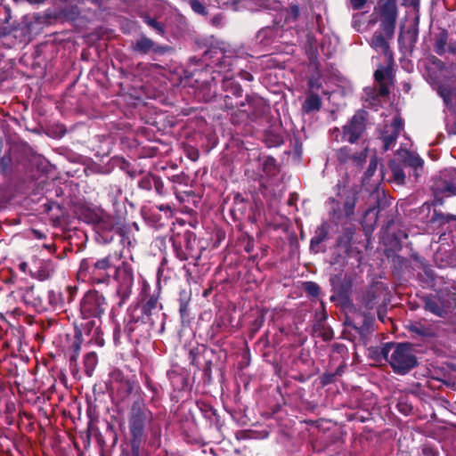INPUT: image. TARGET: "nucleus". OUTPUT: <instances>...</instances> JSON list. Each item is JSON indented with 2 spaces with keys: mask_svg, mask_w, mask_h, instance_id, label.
<instances>
[{
  "mask_svg": "<svg viewBox=\"0 0 456 456\" xmlns=\"http://www.w3.org/2000/svg\"><path fill=\"white\" fill-rule=\"evenodd\" d=\"M11 314L13 316L14 322L9 323L10 332L12 334L10 344L13 348H16V353L12 354L14 362H12L10 373L13 378L12 391L16 390L20 399V404L21 408L19 411L18 425L20 432H23L27 431L28 428V423H26L24 420V419H28V413L24 408V404L28 403V379L27 377L28 370V355L26 350V346H28L26 341V328L19 322L18 318L22 317L23 322L28 324V314L20 307L13 308Z\"/></svg>",
  "mask_w": 456,
  "mask_h": 456,
  "instance_id": "f257e3e1",
  "label": "nucleus"
},
{
  "mask_svg": "<svg viewBox=\"0 0 456 456\" xmlns=\"http://www.w3.org/2000/svg\"><path fill=\"white\" fill-rule=\"evenodd\" d=\"M383 353L393 370L398 374L407 373L417 364L412 346L408 343L387 344Z\"/></svg>",
  "mask_w": 456,
  "mask_h": 456,
  "instance_id": "f03ea898",
  "label": "nucleus"
},
{
  "mask_svg": "<svg viewBox=\"0 0 456 456\" xmlns=\"http://www.w3.org/2000/svg\"><path fill=\"white\" fill-rule=\"evenodd\" d=\"M105 298L95 291L86 293L81 302L84 318L100 317L105 310Z\"/></svg>",
  "mask_w": 456,
  "mask_h": 456,
  "instance_id": "7ed1b4c3",
  "label": "nucleus"
},
{
  "mask_svg": "<svg viewBox=\"0 0 456 456\" xmlns=\"http://www.w3.org/2000/svg\"><path fill=\"white\" fill-rule=\"evenodd\" d=\"M381 28L385 34L391 38L395 33L397 19V5L395 0H386L380 11Z\"/></svg>",
  "mask_w": 456,
  "mask_h": 456,
  "instance_id": "20e7f679",
  "label": "nucleus"
},
{
  "mask_svg": "<svg viewBox=\"0 0 456 456\" xmlns=\"http://www.w3.org/2000/svg\"><path fill=\"white\" fill-rule=\"evenodd\" d=\"M112 267L110 257L107 256L96 261L92 266H88L86 261L81 263V270H87L92 279L98 283L105 281L109 277V270Z\"/></svg>",
  "mask_w": 456,
  "mask_h": 456,
  "instance_id": "39448f33",
  "label": "nucleus"
},
{
  "mask_svg": "<svg viewBox=\"0 0 456 456\" xmlns=\"http://www.w3.org/2000/svg\"><path fill=\"white\" fill-rule=\"evenodd\" d=\"M365 130L364 117L361 113L355 114L349 124L344 126V136L348 142H356Z\"/></svg>",
  "mask_w": 456,
  "mask_h": 456,
  "instance_id": "423d86ee",
  "label": "nucleus"
},
{
  "mask_svg": "<svg viewBox=\"0 0 456 456\" xmlns=\"http://www.w3.org/2000/svg\"><path fill=\"white\" fill-rule=\"evenodd\" d=\"M438 94L448 106L456 105V77H451L439 86Z\"/></svg>",
  "mask_w": 456,
  "mask_h": 456,
  "instance_id": "0eeeda50",
  "label": "nucleus"
},
{
  "mask_svg": "<svg viewBox=\"0 0 456 456\" xmlns=\"http://www.w3.org/2000/svg\"><path fill=\"white\" fill-rule=\"evenodd\" d=\"M402 129L403 122L399 118H395L390 126H387L385 134L383 135L385 151H387L393 146Z\"/></svg>",
  "mask_w": 456,
  "mask_h": 456,
  "instance_id": "6e6552de",
  "label": "nucleus"
},
{
  "mask_svg": "<svg viewBox=\"0 0 456 456\" xmlns=\"http://www.w3.org/2000/svg\"><path fill=\"white\" fill-rule=\"evenodd\" d=\"M20 31L22 35L28 33V21H27V16L22 17L21 22H12L10 24H4L0 26V37H4L11 35L12 33Z\"/></svg>",
  "mask_w": 456,
  "mask_h": 456,
  "instance_id": "1a4fd4ad",
  "label": "nucleus"
},
{
  "mask_svg": "<svg viewBox=\"0 0 456 456\" xmlns=\"http://www.w3.org/2000/svg\"><path fill=\"white\" fill-rule=\"evenodd\" d=\"M136 50L143 53L151 51L155 53H160L164 51V47L156 45L152 40L147 37H141L136 43Z\"/></svg>",
  "mask_w": 456,
  "mask_h": 456,
  "instance_id": "9d476101",
  "label": "nucleus"
},
{
  "mask_svg": "<svg viewBox=\"0 0 456 456\" xmlns=\"http://www.w3.org/2000/svg\"><path fill=\"white\" fill-rule=\"evenodd\" d=\"M370 45L376 49L377 51H380L381 53H385L386 55L388 54L389 52V46L383 37L381 33L376 32L370 41Z\"/></svg>",
  "mask_w": 456,
  "mask_h": 456,
  "instance_id": "9b49d317",
  "label": "nucleus"
},
{
  "mask_svg": "<svg viewBox=\"0 0 456 456\" xmlns=\"http://www.w3.org/2000/svg\"><path fill=\"white\" fill-rule=\"evenodd\" d=\"M53 272V265L50 260H43L40 262L39 269L37 271L36 276L40 281L48 279Z\"/></svg>",
  "mask_w": 456,
  "mask_h": 456,
  "instance_id": "f8f14e48",
  "label": "nucleus"
},
{
  "mask_svg": "<svg viewBox=\"0 0 456 456\" xmlns=\"http://www.w3.org/2000/svg\"><path fill=\"white\" fill-rule=\"evenodd\" d=\"M321 99L317 94H311L307 96L303 104V109L305 112L318 110L321 108Z\"/></svg>",
  "mask_w": 456,
  "mask_h": 456,
  "instance_id": "ddd939ff",
  "label": "nucleus"
},
{
  "mask_svg": "<svg viewBox=\"0 0 456 456\" xmlns=\"http://www.w3.org/2000/svg\"><path fill=\"white\" fill-rule=\"evenodd\" d=\"M97 354L94 352L88 353L85 355L84 363L87 376H92L93 371L97 365Z\"/></svg>",
  "mask_w": 456,
  "mask_h": 456,
  "instance_id": "4468645a",
  "label": "nucleus"
},
{
  "mask_svg": "<svg viewBox=\"0 0 456 456\" xmlns=\"http://www.w3.org/2000/svg\"><path fill=\"white\" fill-rule=\"evenodd\" d=\"M389 167L393 175V182L398 185H402L405 181V175L402 168L395 162H390Z\"/></svg>",
  "mask_w": 456,
  "mask_h": 456,
  "instance_id": "2eb2a0df",
  "label": "nucleus"
},
{
  "mask_svg": "<svg viewBox=\"0 0 456 456\" xmlns=\"http://www.w3.org/2000/svg\"><path fill=\"white\" fill-rule=\"evenodd\" d=\"M12 171V158L9 153L4 154L0 159V173L8 175Z\"/></svg>",
  "mask_w": 456,
  "mask_h": 456,
  "instance_id": "dca6fc26",
  "label": "nucleus"
},
{
  "mask_svg": "<svg viewBox=\"0 0 456 456\" xmlns=\"http://www.w3.org/2000/svg\"><path fill=\"white\" fill-rule=\"evenodd\" d=\"M28 291V289L27 287L23 288L19 285L16 290H13L12 292V295L13 296L14 299L16 301L22 302L25 306L28 305V301L27 299V293Z\"/></svg>",
  "mask_w": 456,
  "mask_h": 456,
  "instance_id": "f3484780",
  "label": "nucleus"
},
{
  "mask_svg": "<svg viewBox=\"0 0 456 456\" xmlns=\"http://www.w3.org/2000/svg\"><path fill=\"white\" fill-rule=\"evenodd\" d=\"M425 308L428 311H429L438 316H441L444 312L440 304L434 299H428L425 303Z\"/></svg>",
  "mask_w": 456,
  "mask_h": 456,
  "instance_id": "a211bd4d",
  "label": "nucleus"
},
{
  "mask_svg": "<svg viewBox=\"0 0 456 456\" xmlns=\"http://www.w3.org/2000/svg\"><path fill=\"white\" fill-rule=\"evenodd\" d=\"M356 203L355 194L348 196L344 203V211L347 216L354 214V207Z\"/></svg>",
  "mask_w": 456,
  "mask_h": 456,
  "instance_id": "6ab92c4d",
  "label": "nucleus"
},
{
  "mask_svg": "<svg viewBox=\"0 0 456 456\" xmlns=\"http://www.w3.org/2000/svg\"><path fill=\"white\" fill-rule=\"evenodd\" d=\"M436 190L444 193L445 196L456 195V184L446 183L444 185H437Z\"/></svg>",
  "mask_w": 456,
  "mask_h": 456,
  "instance_id": "aec40b11",
  "label": "nucleus"
},
{
  "mask_svg": "<svg viewBox=\"0 0 456 456\" xmlns=\"http://www.w3.org/2000/svg\"><path fill=\"white\" fill-rule=\"evenodd\" d=\"M405 162L415 168V171L417 172L419 169L422 168V160L418 156L409 154L408 158L405 159Z\"/></svg>",
  "mask_w": 456,
  "mask_h": 456,
  "instance_id": "412c9836",
  "label": "nucleus"
},
{
  "mask_svg": "<svg viewBox=\"0 0 456 456\" xmlns=\"http://www.w3.org/2000/svg\"><path fill=\"white\" fill-rule=\"evenodd\" d=\"M352 156L353 154L351 153V151L346 147L341 148L337 154L338 159L341 163H346L348 160H352Z\"/></svg>",
  "mask_w": 456,
  "mask_h": 456,
  "instance_id": "4be33fe9",
  "label": "nucleus"
},
{
  "mask_svg": "<svg viewBox=\"0 0 456 456\" xmlns=\"http://www.w3.org/2000/svg\"><path fill=\"white\" fill-rule=\"evenodd\" d=\"M190 5L191 7V9L199 13V14H202V15H205L207 14V11H206V8L205 6L201 4L200 1L199 0H190Z\"/></svg>",
  "mask_w": 456,
  "mask_h": 456,
  "instance_id": "5701e85b",
  "label": "nucleus"
},
{
  "mask_svg": "<svg viewBox=\"0 0 456 456\" xmlns=\"http://www.w3.org/2000/svg\"><path fill=\"white\" fill-rule=\"evenodd\" d=\"M366 158H367V149H364L360 153L353 154L352 161L355 165H362L366 160Z\"/></svg>",
  "mask_w": 456,
  "mask_h": 456,
  "instance_id": "b1692460",
  "label": "nucleus"
},
{
  "mask_svg": "<svg viewBox=\"0 0 456 456\" xmlns=\"http://www.w3.org/2000/svg\"><path fill=\"white\" fill-rule=\"evenodd\" d=\"M446 45V37L444 36H441L436 42V52L438 54H443L445 51Z\"/></svg>",
  "mask_w": 456,
  "mask_h": 456,
  "instance_id": "393cba45",
  "label": "nucleus"
},
{
  "mask_svg": "<svg viewBox=\"0 0 456 456\" xmlns=\"http://www.w3.org/2000/svg\"><path fill=\"white\" fill-rule=\"evenodd\" d=\"M305 288L306 291L313 296H316L319 293V288L314 282H306Z\"/></svg>",
  "mask_w": 456,
  "mask_h": 456,
  "instance_id": "a878e982",
  "label": "nucleus"
},
{
  "mask_svg": "<svg viewBox=\"0 0 456 456\" xmlns=\"http://www.w3.org/2000/svg\"><path fill=\"white\" fill-rule=\"evenodd\" d=\"M377 167H378V160L376 158H372L370 161L369 167L366 172L367 175L371 176L374 174V172L376 171Z\"/></svg>",
  "mask_w": 456,
  "mask_h": 456,
  "instance_id": "bb28decb",
  "label": "nucleus"
},
{
  "mask_svg": "<svg viewBox=\"0 0 456 456\" xmlns=\"http://www.w3.org/2000/svg\"><path fill=\"white\" fill-rule=\"evenodd\" d=\"M4 24H10L12 20V9L9 5L4 6Z\"/></svg>",
  "mask_w": 456,
  "mask_h": 456,
  "instance_id": "cd10ccee",
  "label": "nucleus"
},
{
  "mask_svg": "<svg viewBox=\"0 0 456 456\" xmlns=\"http://www.w3.org/2000/svg\"><path fill=\"white\" fill-rule=\"evenodd\" d=\"M367 0H350L351 5L354 10H360L366 4Z\"/></svg>",
  "mask_w": 456,
  "mask_h": 456,
  "instance_id": "c85d7f7f",
  "label": "nucleus"
},
{
  "mask_svg": "<svg viewBox=\"0 0 456 456\" xmlns=\"http://www.w3.org/2000/svg\"><path fill=\"white\" fill-rule=\"evenodd\" d=\"M147 23L152 27L153 28H155L157 31H159V33H162L163 32V29H162V27L161 25L157 22L156 20H151V19H149L147 20Z\"/></svg>",
  "mask_w": 456,
  "mask_h": 456,
  "instance_id": "c756f323",
  "label": "nucleus"
},
{
  "mask_svg": "<svg viewBox=\"0 0 456 456\" xmlns=\"http://www.w3.org/2000/svg\"><path fill=\"white\" fill-rule=\"evenodd\" d=\"M157 304H158V300H157V298H155V297H151V298L147 301V303H146V305H145V307H146V309H147V310H149V311H150V310H151V309H154V308L157 306Z\"/></svg>",
  "mask_w": 456,
  "mask_h": 456,
  "instance_id": "7c9ffc66",
  "label": "nucleus"
},
{
  "mask_svg": "<svg viewBox=\"0 0 456 456\" xmlns=\"http://www.w3.org/2000/svg\"><path fill=\"white\" fill-rule=\"evenodd\" d=\"M411 330L421 336H425L427 334L424 328L419 327L418 324H412Z\"/></svg>",
  "mask_w": 456,
  "mask_h": 456,
  "instance_id": "2f4dec72",
  "label": "nucleus"
},
{
  "mask_svg": "<svg viewBox=\"0 0 456 456\" xmlns=\"http://www.w3.org/2000/svg\"><path fill=\"white\" fill-rule=\"evenodd\" d=\"M375 79L381 83L385 79V72L382 69H377L374 73Z\"/></svg>",
  "mask_w": 456,
  "mask_h": 456,
  "instance_id": "473e14b6",
  "label": "nucleus"
},
{
  "mask_svg": "<svg viewBox=\"0 0 456 456\" xmlns=\"http://www.w3.org/2000/svg\"><path fill=\"white\" fill-rule=\"evenodd\" d=\"M323 240V237L321 236H314L311 240V248H314V247L318 246L322 241Z\"/></svg>",
  "mask_w": 456,
  "mask_h": 456,
  "instance_id": "72a5a7b5",
  "label": "nucleus"
},
{
  "mask_svg": "<svg viewBox=\"0 0 456 456\" xmlns=\"http://www.w3.org/2000/svg\"><path fill=\"white\" fill-rule=\"evenodd\" d=\"M74 353H75V358L78 357L79 351H80V344L79 343H74L73 344Z\"/></svg>",
  "mask_w": 456,
  "mask_h": 456,
  "instance_id": "f704fd0d",
  "label": "nucleus"
},
{
  "mask_svg": "<svg viewBox=\"0 0 456 456\" xmlns=\"http://www.w3.org/2000/svg\"><path fill=\"white\" fill-rule=\"evenodd\" d=\"M33 235L36 239L39 240L43 237V234H41L38 231L33 230L30 232V237Z\"/></svg>",
  "mask_w": 456,
  "mask_h": 456,
  "instance_id": "c9c22d12",
  "label": "nucleus"
},
{
  "mask_svg": "<svg viewBox=\"0 0 456 456\" xmlns=\"http://www.w3.org/2000/svg\"><path fill=\"white\" fill-rule=\"evenodd\" d=\"M309 86H310L311 89H314V88L319 89L321 86V85L318 82H314L313 80H310Z\"/></svg>",
  "mask_w": 456,
  "mask_h": 456,
  "instance_id": "e433bc0d",
  "label": "nucleus"
},
{
  "mask_svg": "<svg viewBox=\"0 0 456 456\" xmlns=\"http://www.w3.org/2000/svg\"><path fill=\"white\" fill-rule=\"evenodd\" d=\"M27 267H28V265L26 262H21L20 265H19V269L22 272V273H26V270H27Z\"/></svg>",
  "mask_w": 456,
  "mask_h": 456,
  "instance_id": "4c0bfd02",
  "label": "nucleus"
},
{
  "mask_svg": "<svg viewBox=\"0 0 456 456\" xmlns=\"http://www.w3.org/2000/svg\"><path fill=\"white\" fill-rule=\"evenodd\" d=\"M12 281L13 283H19V282L22 281L23 279L22 278L20 279L17 274L13 273L12 275Z\"/></svg>",
  "mask_w": 456,
  "mask_h": 456,
  "instance_id": "58836bf2",
  "label": "nucleus"
},
{
  "mask_svg": "<svg viewBox=\"0 0 456 456\" xmlns=\"http://www.w3.org/2000/svg\"><path fill=\"white\" fill-rule=\"evenodd\" d=\"M43 247L49 252L51 253L52 252V246L51 244H46V243H44L43 244Z\"/></svg>",
  "mask_w": 456,
  "mask_h": 456,
  "instance_id": "ea45409f",
  "label": "nucleus"
},
{
  "mask_svg": "<svg viewBox=\"0 0 456 456\" xmlns=\"http://www.w3.org/2000/svg\"><path fill=\"white\" fill-rule=\"evenodd\" d=\"M4 333H5V332L4 331V330L0 328V339H2V338H3V337H4Z\"/></svg>",
  "mask_w": 456,
  "mask_h": 456,
  "instance_id": "a19ab883",
  "label": "nucleus"
},
{
  "mask_svg": "<svg viewBox=\"0 0 456 456\" xmlns=\"http://www.w3.org/2000/svg\"><path fill=\"white\" fill-rule=\"evenodd\" d=\"M381 94H387V91L385 87L381 86Z\"/></svg>",
  "mask_w": 456,
  "mask_h": 456,
  "instance_id": "79ce46f5",
  "label": "nucleus"
},
{
  "mask_svg": "<svg viewBox=\"0 0 456 456\" xmlns=\"http://www.w3.org/2000/svg\"><path fill=\"white\" fill-rule=\"evenodd\" d=\"M77 358H75V353H74L73 355L70 357V361L71 362H73V361L75 362V361H77Z\"/></svg>",
  "mask_w": 456,
  "mask_h": 456,
  "instance_id": "37998d69",
  "label": "nucleus"
},
{
  "mask_svg": "<svg viewBox=\"0 0 456 456\" xmlns=\"http://www.w3.org/2000/svg\"><path fill=\"white\" fill-rule=\"evenodd\" d=\"M3 2H4V0H0V5H2V4H3Z\"/></svg>",
  "mask_w": 456,
  "mask_h": 456,
  "instance_id": "c03bdc74",
  "label": "nucleus"
},
{
  "mask_svg": "<svg viewBox=\"0 0 456 456\" xmlns=\"http://www.w3.org/2000/svg\"><path fill=\"white\" fill-rule=\"evenodd\" d=\"M30 2H32V0H30Z\"/></svg>",
  "mask_w": 456,
  "mask_h": 456,
  "instance_id": "a18cd8bd",
  "label": "nucleus"
}]
</instances>
